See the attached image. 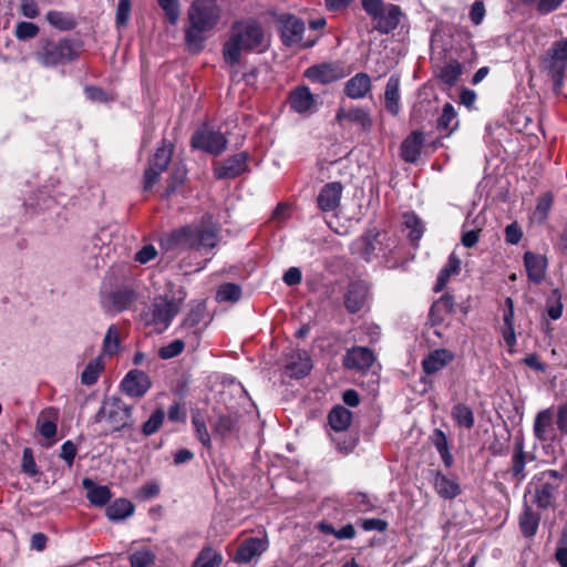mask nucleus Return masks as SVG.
<instances>
[{
	"instance_id": "obj_1",
	"label": "nucleus",
	"mask_w": 567,
	"mask_h": 567,
	"mask_svg": "<svg viewBox=\"0 0 567 567\" xmlns=\"http://www.w3.org/2000/svg\"><path fill=\"white\" fill-rule=\"evenodd\" d=\"M221 9L215 0H195L187 10L188 23L184 29L185 45L192 53L204 50L210 33L217 27Z\"/></svg>"
},
{
	"instance_id": "obj_2",
	"label": "nucleus",
	"mask_w": 567,
	"mask_h": 567,
	"mask_svg": "<svg viewBox=\"0 0 567 567\" xmlns=\"http://www.w3.org/2000/svg\"><path fill=\"white\" fill-rule=\"evenodd\" d=\"M268 47L262 27L255 20L236 21L231 24L229 38L223 45L226 63H239L243 52H261Z\"/></svg>"
},
{
	"instance_id": "obj_3",
	"label": "nucleus",
	"mask_w": 567,
	"mask_h": 567,
	"mask_svg": "<svg viewBox=\"0 0 567 567\" xmlns=\"http://www.w3.org/2000/svg\"><path fill=\"white\" fill-rule=\"evenodd\" d=\"M217 244V229L206 227L204 225H189L175 229L162 239V246L167 251H182L188 249L207 251L215 248Z\"/></svg>"
},
{
	"instance_id": "obj_4",
	"label": "nucleus",
	"mask_w": 567,
	"mask_h": 567,
	"mask_svg": "<svg viewBox=\"0 0 567 567\" xmlns=\"http://www.w3.org/2000/svg\"><path fill=\"white\" fill-rule=\"evenodd\" d=\"M133 406L117 396L105 398L93 422L104 425V434H112L132 425Z\"/></svg>"
},
{
	"instance_id": "obj_5",
	"label": "nucleus",
	"mask_w": 567,
	"mask_h": 567,
	"mask_svg": "<svg viewBox=\"0 0 567 567\" xmlns=\"http://www.w3.org/2000/svg\"><path fill=\"white\" fill-rule=\"evenodd\" d=\"M79 55L73 41L63 39L58 42L45 41L42 50L35 53V59L44 68H52L59 64L71 62Z\"/></svg>"
},
{
	"instance_id": "obj_6",
	"label": "nucleus",
	"mask_w": 567,
	"mask_h": 567,
	"mask_svg": "<svg viewBox=\"0 0 567 567\" xmlns=\"http://www.w3.org/2000/svg\"><path fill=\"white\" fill-rule=\"evenodd\" d=\"M546 69L553 80L554 90L558 92L564 84L567 69V37L555 41L548 49Z\"/></svg>"
},
{
	"instance_id": "obj_7",
	"label": "nucleus",
	"mask_w": 567,
	"mask_h": 567,
	"mask_svg": "<svg viewBox=\"0 0 567 567\" xmlns=\"http://www.w3.org/2000/svg\"><path fill=\"white\" fill-rule=\"evenodd\" d=\"M174 147L172 143L162 141L155 154L150 158L148 167L144 172V190H150L158 181L159 175L166 171L172 161Z\"/></svg>"
},
{
	"instance_id": "obj_8",
	"label": "nucleus",
	"mask_w": 567,
	"mask_h": 567,
	"mask_svg": "<svg viewBox=\"0 0 567 567\" xmlns=\"http://www.w3.org/2000/svg\"><path fill=\"white\" fill-rule=\"evenodd\" d=\"M186 293L179 289L177 298H168L167 295L157 297L153 302L152 321L157 326L167 328L179 312Z\"/></svg>"
},
{
	"instance_id": "obj_9",
	"label": "nucleus",
	"mask_w": 567,
	"mask_h": 567,
	"mask_svg": "<svg viewBox=\"0 0 567 567\" xmlns=\"http://www.w3.org/2000/svg\"><path fill=\"white\" fill-rule=\"evenodd\" d=\"M281 22V40L285 45H298L300 48H311L317 41L318 37L303 39L305 23L301 19L295 16H286L280 20Z\"/></svg>"
},
{
	"instance_id": "obj_10",
	"label": "nucleus",
	"mask_w": 567,
	"mask_h": 567,
	"mask_svg": "<svg viewBox=\"0 0 567 567\" xmlns=\"http://www.w3.org/2000/svg\"><path fill=\"white\" fill-rule=\"evenodd\" d=\"M192 146L218 155L226 148L227 140L223 133L216 132L208 126H203L192 136Z\"/></svg>"
},
{
	"instance_id": "obj_11",
	"label": "nucleus",
	"mask_w": 567,
	"mask_h": 567,
	"mask_svg": "<svg viewBox=\"0 0 567 567\" xmlns=\"http://www.w3.org/2000/svg\"><path fill=\"white\" fill-rule=\"evenodd\" d=\"M348 72L340 62H326L309 66L305 71V76L313 82L320 84H329L340 79L346 78Z\"/></svg>"
},
{
	"instance_id": "obj_12",
	"label": "nucleus",
	"mask_w": 567,
	"mask_h": 567,
	"mask_svg": "<svg viewBox=\"0 0 567 567\" xmlns=\"http://www.w3.org/2000/svg\"><path fill=\"white\" fill-rule=\"evenodd\" d=\"M312 369L310 355L305 350L293 349L286 354L285 374L291 379H301Z\"/></svg>"
},
{
	"instance_id": "obj_13",
	"label": "nucleus",
	"mask_w": 567,
	"mask_h": 567,
	"mask_svg": "<svg viewBox=\"0 0 567 567\" xmlns=\"http://www.w3.org/2000/svg\"><path fill=\"white\" fill-rule=\"evenodd\" d=\"M374 361V352L371 349L361 346L348 349L342 359L344 368L359 372L369 370Z\"/></svg>"
},
{
	"instance_id": "obj_14",
	"label": "nucleus",
	"mask_w": 567,
	"mask_h": 567,
	"mask_svg": "<svg viewBox=\"0 0 567 567\" xmlns=\"http://www.w3.org/2000/svg\"><path fill=\"white\" fill-rule=\"evenodd\" d=\"M290 109L300 114L308 115L317 111L318 104L316 96L306 85H300L290 91L288 96Z\"/></svg>"
},
{
	"instance_id": "obj_15",
	"label": "nucleus",
	"mask_w": 567,
	"mask_h": 567,
	"mask_svg": "<svg viewBox=\"0 0 567 567\" xmlns=\"http://www.w3.org/2000/svg\"><path fill=\"white\" fill-rule=\"evenodd\" d=\"M151 386L150 377L137 369L128 371L121 382L123 392L131 398L144 396Z\"/></svg>"
},
{
	"instance_id": "obj_16",
	"label": "nucleus",
	"mask_w": 567,
	"mask_h": 567,
	"mask_svg": "<svg viewBox=\"0 0 567 567\" xmlns=\"http://www.w3.org/2000/svg\"><path fill=\"white\" fill-rule=\"evenodd\" d=\"M268 544L265 539L259 537H249L244 539L234 556V561L237 564H248L255 558H258L266 551Z\"/></svg>"
},
{
	"instance_id": "obj_17",
	"label": "nucleus",
	"mask_w": 567,
	"mask_h": 567,
	"mask_svg": "<svg viewBox=\"0 0 567 567\" xmlns=\"http://www.w3.org/2000/svg\"><path fill=\"white\" fill-rule=\"evenodd\" d=\"M343 186L340 182L326 184L317 196L318 208L323 213L334 212L341 202Z\"/></svg>"
},
{
	"instance_id": "obj_18",
	"label": "nucleus",
	"mask_w": 567,
	"mask_h": 567,
	"mask_svg": "<svg viewBox=\"0 0 567 567\" xmlns=\"http://www.w3.org/2000/svg\"><path fill=\"white\" fill-rule=\"evenodd\" d=\"M380 234L372 231L363 235L354 244L355 252H358L365 261H371L381 254L384 256L385 252L383 251V243L380 239Z\"/></svg>"
},
{
	"instance_id": "obj_19",
	"label": "nucleus",
	"mask_w": 567,
	"mask_h": 567,
	"mask_svg": "<svg viewBox=\"0 0 567 567\" xmlns=\"http://www.w3.org/2000/svg\"><path fill=\"white\" fill-rule=\"evenodd\" d=\"M554 412L553 408L539 411L534 420V436L540 442L554 441L556 437L553 426Z\"/></svg>"
},
{
	"instance_id": "obj_20",
	"label": "nucleus",
	"mask_w": 567,
	"mask_h": 567,
	"mask_svg": "<svg viewBox=\"0 0 567 567\" xmlns=\"http://www.w3.org/2000/svg\"><path fill=\"white\" fill-rule=\"evenodd\" d=\"M248 155L246 152H240L227 158L224 163L216 166L215 175L218 178H235L246 172L248 164Z\"/></svg>"
},
{
	"instance_id": "obj_21",
	"label": "nucleus",
	"mask_w": 567,
	"mask_h": 567,
	"mask_svg": "<svg viewBox=\"0 0 567 567\" xmlns=\"http://www.w3.org/2000/svg\"><path fill=\"white\" fill-rule=\"evenodd\" d=\"M371 89L370 76L364 72H359L344 83L343 92L352 100H361L370 93Z\"/></svg>"
},
{
	"instance_id": "obj_22",
	"label": "nucleus",
	"mask_w": 567,
	"mask_h": 567,
	"mask_svg": "<svg viewBox=\"0 0 567 567\" xmlns=\"http://www.w3.org/2000/svg\"><path fill=\"white\" fill-rule=\"evenodd\" d=\"M524 265L530 281L539 284L544 280L547 269V258L533 251L524 254Z\"/></svg>"
},
{
	"instance_id": "obj_23",
	"label": "nucleus",
	"mask_w": 567,
	"mask_h": 567,
	"mask_svg": "<svg viewBox=\"0 0 567 567\" xmlns=\"http://www.w3.org/2000/svg\"><path fill=\"white\" fill-rule=\"evenodd\" d=\"M369 288L363 281L350 284L344 296V306L350 312H358L364 306L368 299Z\"/></svg>"
},
{
	"instance_id": "obj_24",
	"label": "nucleus",
	"mask_w": 567,
	"mask_h": 567,
	"mask_svg": "<svg viewBox=\"0 0 567 567\" xmlns=\"http://www.w3.org/2000/svg\"><path fill=\"white\" fill-rule=\"evenodd\" d=\"M454 360V353L447 349H436L431 351L422 361L423 370L426 374H433Z\"/></svg>"
},
{
	"instance_id": "obj_25",
	"label": "nucleus",
	"mask_w": 567,
	"mask_h": 567,
	"mask_svg": "<svg viewBox=\"0 0 567 567\" xmlns=\"http://www.w3.org/2000/svg\"><path fill=\"white\" fill-rule=\"evenodd\" d=\"M336 120L339 123L348 121L349 123L358 125L363 131H368L372 126L370 114L361 107H352L349 110L339 107L336 114Z\"/></svg>"
},
{
	"instance_id": "obj_26",
	"label": "nucleus",
	"mask_w": 567,
	"mask_h": 567,
	"mask_svg": "<svg viewBox=\"0 0 567 567\" xmlns=\"http://www.w3.org/2000/svg\"><path fill=\"white\" fill-rule=\"evenodd\" d=\"M400 8L395 4L384 6L379 17L372 18L375 21V29L381 33H389L400 23Z\"/></svg>"
},
{
	"instance_id": "obj_27",
	"label": "nucleus",
	"mask_w": 567,
	"mask_h": 567,
	"mask_svg": "<svg viewBox=\"0 0 567 567\" xmlns=\"http://www.w3.org/2000/svg\"><path fill=\"white\" fill-rule=\"evenodd\" d=\"M82 486L86 489V498L96 507L105 506L112 498L111 489L105 485H97L91 478H84Z\"/></svg>"
},
{
	"instance_id": "obj_28",
	"label": "nucleus",
	"mask_w": 567,
	"mask_h": 567,
	"mask_svg": "<svg viewBox=\"0 0 567 567\" xmlns=\"http://www.w3.org/2000/svg\"><path fill=\"white\" fill-rule=\"evenodd\" d=\"M424 143V135L422 132H412L402 143L401 153L402 157L408 163L417 161Z\"/></svg>"
},
{
	"instance_id": "obj_29",
	"label": "nucleus",
	"mask_w": 567,
	"mask_h": 567,
	"mask_svg": "<svg viewBox=\"0 0 567 567\" xmlns=\"http://www.w3.org/2000/svg\"><path fill=\"white\" fill-rule=\"evenodd\" d=\"M384 106L392 115H396L400 112V79L396 75H391L386 82Z\"/></svg>"
},
{
	"instance_id": "obj_30",
	"label": "nucleus",
	"mask_w": 567,
	"mask_h": 567,
	"mask_svg": "<svg viewBox=\"0 0 567 567\" xmlns=\"http://www.w3.org/2000/svg\"><path fill=\"white\" fill-rule=\"evenodd\" d=\"M527 453L524 451V442L517 441L514 445L511 474L513 480L518 483L526 478L525 466L527 463Z\"/></svg>"
},
{
	"instance_id": "obj_31",
	"label": "nucleus",
	"mask_w": 567,
	"mask_h": 567,
	"mask_svg": "<svg viewBox=\"0 0 567 567\" xmlns=\"http://www.w3.org/2000/svg\"><path fill=\"white\" fill-rule=\"evenodd\" d=\"M540 522L539 513L535 512L530 506L525 505L523 513L519 515V528L525 537L532 538L536 535Z\"/></svg>"
},
{
	"instance_id": "obj_32",
	"label": "nucleus",
	"mask_w": 567,
	"mask_h": 567,
	"mask_svg": "<svg viewBox=\"0 0 567 567\" xmlns=\"http://www.w3.org/2000/svg\"><path fill=\"white\" fill-rule=\"evenodd\" d=\"M434 487L437 494L445 499H453L461 494L460 484L440 472L435 474Z\"/></svg>"
},
{
	"instance_id": "obj_33",
	"label": "nucleus",
	"mask_w": 567,
	"mask_h": 567,
	"mask_svg": "<svg viewBox=\"0 0 567 567\" xmlns=\"http://www.w3.org/2000/svg\"><path fill=\"white\" fill-rule=\"evenodd\" d=\"M134 505L126 498H117L106 507V516L110 520L120 522L134 514Z\"/></svg>"
},
{
	"instance_id": "obj_34",
	"label": "nucleus",
	"mask_w": 567,
	"mask_h": 567,
	"mask_svg": "<svg viewBox=\"0 0 567 567\" xmlns=\"http://www.w3.org/2000/svg\"><path fill=\"white\" fill-rule=\"evenodd\" d=\"M351 421L352 412L342 405L334 406L328 415V422L336 432H346Z\"/></svg>"
},
{
	"instance_id": "obj_35",
	"label": "nucleus",
	"mask_w": 567,
	"mask_h": 567,
	"mask_svg": "<svg viewBox=\"0 0 567 567\" xmlns=\"http://www.w3.org/2000/svg\"><path fill=\"white\" fill-rule=\"evenodd\" d=\"M457 125L458 121L454 106L451 103L444 104L442 114L437 118L439 131L445 136H450Z\"/></svg>"
},
{
	"instance_id": "obj_36",
	"label": "nucleus",
	"mask_w": 567,
	"mask_h": 567,
	"mask_svg": "<svg viewBox=\"0 0 567 567\" xmlns=\"http://www.w3.org/2000/svg\"><path fill=\"white\" fill-rule=\"evenodd\" d=\"M461 271V260L455 254H451L446 265L441 269L434 287V291L439 292L444 289L449 279L453 275Z\"/></svg>"
},
{
	"instance_id": "obj_37",
	"label": "nucleus",
	"mask_w": 567,
	"mask_h": 567,
	"mask_svg": "<svg viewBox=\"0 0 567 567\" xmlns=\"http://www.w3.org/2000/svg\"><path fill=\"white\" fill-rule=\"evenodd\" d=\"M214 433L221 437H227L239 430L238 416L236 414L219 415L213 425Z\"/></svg>"
},
{
	"instance_id": "obj_38",
	"label": "nucleus",
	"mask_w": 567,
	"mask_h": 567,
	"mask_svg": "<svg viewBox=\"0 0 567 567\" xmlns=\"http://www.w3.org/2000/svg\"><path fill=\"white\" fill-rule=\"evenodd\" d=\"M104 367L102 357H97L89 361L81 373V383L86 386L95 384L103 372Z\"/></svg>"
},
{
	"instance_id": "obj_39",
	"label": "nucleus",
	"mask_w": 567,
	"mask_h": 567,
	"mask_svg": "<svg viewBox=\"0 0 567 567\" xmlns=\"http://www.w3.org/2000/svg\"><path fill=\"white\" fill-rule=\"evenodd\" d=\"M557 488L550 483H544L535 489L534 502L543 509L550 507L556 499Z\"/></svg>"
},
{
	"instance_id": "obj_40",
	"label": "nucleus",
	"mask_w": 567,
	"mask_h": 567,
	"mask_svg": "<svg viewBox=\"0 0 567 567\" xmlns=\"http://www.w3.org/2000/svg\"><path fill=\"white\" fill-rule=\"evenodd\" d=\"M133 300V293L128 290H116L109 295L104 307L115 312L123 311Z\"/></svg>"
},
{
	"instance_id": "obj_41",
	"label": "nucleus",
	"mask_w": 567,
	"mask_h": 567,
	"mask_svg": "<svg viewBox=\"0 0 567 567\" xmlns=\"http://www.w3.org/2000/svg\"><path fill=\"white\" fill-rule=\"evenodd\" d=\"M120 346V329L116 324H111L103 339L102 353L107 357H113L118 352Z\"/></svg>"
},
{
	"instance_id": "obj_42",
	"label": "nucleus",
	"mask_w": 567,
	"mask_h": 567,
	"mask_svg": "<svg viewBox=\"0 0 567 567\" xmlns=\"http://www.w3.org/2000/svg\"><path fill=\"white\" fill-rule=\"evenodd\" d=\"M223 564V556L217 550L207 546L199 553L192 567H220Z\"/></svg>"
},
{
	"instance_id": "obj_43",
	"label": "nucleus",
	"mask_w": 567,
	"mask_h": 567,
	"mask_svg": "<svg viewBox=\"0 0 567 567\" xmlns=\"http://www.w3.org/2000/svg\"><path fill=\"white\" fill-rule=\"evenodd\" d=\"M452 419L457 426L470 430L474 425V414L470 406L463 403H458L452 409Z\"/></svg>"
},
{
	"instance_id": "obj_44",
	"label": "nucleus",
	"mask_w": 567,
	"mask_h": 567,
	"mask_svg": "<svg viewBox=\"0 0 567 567\" xmlns=\"http://www.w3.org/2000/svg\"><path fill=\"white\" fill-rule=\"evenodd\" d=\"M553 202L551 193H544L537 198L536 207L532 215L536 223L543 224L547 219L553 207Z\"/></svg>"
},
{
	"instance_id": "obj_45",
	"label": "nucleus",
	"mask_w": 567,
	"mask_h": 567,
	"mask_svg": "<svg viewBox=\"0 0 567 567\" xmlns=\"http://www.w3.org/2000/svg\"><path fill=\"white\" fill-rule=\"evenodd\" d=\"M403 220L405 228L409 229V239L411 243L416 244L424 233V226L421 219L414 213H405Z\"/></svg>"
},
{
	"instance_id": "obj_46",
	"label": "nucleus",
	"mask_w": 567,
	"mask_h": 567,
	"mask_svg": "<svg viewBox=\"0 0 567 567\" xmlns=\"http://www.w3.org/2000/svg\"><path fill=\"white\" fill-rule=\"evenodd\" d=\"M47 21L54 28L63 31L71 30L75 27L74 19L64 12L49 11L47 13Z\"/></svg>"
},
{
	"instance_id": "obj_47",
	"label": "nucleus",
	"mask_w": 567,
	"mask_h": 567,
	"mask_svg": "<svg viewBox=\"0 0 567 567\" xmlns=\"http://www.w3.org/2000/svg\"><path fill=\"white\" fill-rule=\"evenodd\" d=\"M241 297V288L237 284H224L216 292V300L218 302H236Z\"/></svg>"
},
{
	"instance_id": "obj_48",
	"label": "nucleus",
	"mask_w": 567,
	"mask_h": 567,
	"mask_svg": "<svg viewBox=\"0 0 567 567\" xmlns=\"http://www.w3.org/2000/svg\"><path fill=\"white\" fill-rule=\"evenodd\" d=\"M192 424L194 426L195 435L198 441L205 446H212L210 435L208 433L204 417L199 413H194L192 417Z\"/></svg>"
},
{
	"instance_id": "obj_49",
	"label": "nucleus",
	"mask_w": 567,
	"mask_h": 567,
	"mask_svg": "<svg viewBox=\"0 0 567 567\" xmlns=\"http://www.w3.org/2000/svg\"><path fill=\"white\" fill-rule=\"evenodd\" d=\"M462 74V66L457 61L446 63L440 71V78L443 83L452 86Z\"/></svg>"
},
{
	"instance_id": "obj_50",
	"label": "nucleus",
	"mask_w": 567,
	"mask_h": 567,
	"mask_svg": "<svg viewBox=\"0 0 567 567\" xmlns=\"http://www.w3.org/2000/svg\"><path fill=\"white\" fill-rule=\"evenodd\" d=\"M165 419V412L163 409H156L152 415L143 423L142 433L145 436H151L156 433L162 426Z\"/></svg>"
},
{
	"instance_id": "obj_51",
	"label": "nucleus",
	"mask_w": 567,
	"mask_h": 567,
	"mask_svg": "<svg viewBox=\"0 0 567 567\" xmlns=\"http://www.w3.org/2000/svg\"><path fill=\"white\" fill-rule=\"evenodd\" d=\"M338 434L332 437L336 447L339 452L347 455L353 451L357 445L358 439L352 434L344 432H337Z\"/></svg>"
},
{
	"instance_id": "obj_52",
	"label": "nucleus",
	"mask_w": 567,
	"mask_h": 567,
	"mask_svg": "<svg viewBox=\"0 0 567 567\" xmlns=\"http://www.w3.org/2000/svg\"><path fill=\"white\" fill-rule=\"evenodd\" d=\"M131 567H151L155 563V554L150 549H140L130 556Z\"/></svg>"
},
{
	"instance_id": "obj_53",
	"label": "nucleus",
	"mask_w": 567,
	"mask_h": 567,
	"mask_svg": "<svg viewBox=\"0 0 567 567\" xmlns=\"http://www.w3.org/2000/svg\"><path fill=\"white\" fill-rule=\"evenodd\" d=\"M39 33V27L33 22L21 21L16 25L14 35L20 41L33 39Z\"/></svg>"
},
{
	"instance_id": "obj_54",
	"label": "nucleus",
	"mask_w": 567,
	"mask_h": 567,
	"mask_svg": "<svg viewBox=\"0 0 567 567\" xmlns=\"http://www.w3.org/2000/svg\"><path fill=\"white\" fill-rule=\"evenodd\" d=\"M157 2L169 23L176 24L181 14L178 0H157Z\"/></svg>"
},
{
	"instance_id": "obj_55",
	"label": "nucleus",
	"mask_w": 567,
	"mask_h": 567,
	"mask_svg": "<svg viewBox=\"0 0 567 567\" xmlns=\"http://www.w3.org/2000/svg\"><path fill=\"white\" fill-rule=\"evenodd\" d=\"M185 348V343L183 340L181 339H176L174 341H172L171 343L162 347L158 351V354L162 359H172V358H175L177 357L178 354H181L183 352Z\"/></svg>"
},
{
	"instance_id": "obj_56",
	"label": "nucleus",
	"mask_w": 567,
	"mask_h": 567,
	"mask_svg": "<svg viewBox=\"0 0 567 567\" xmlns=\"http://www.w3.org/2000/svg\"><path fill=\"white\" fill-rule=\"evenodd\" d=\"M349 496L351 497V504L355 506L359 512L365 513L374 508V504L364 493L355 492L349 494Z\"/></svg>"
},
{
	"instance_id": "obj_57",
	"label": "nucleus",
	"mask_w": 567,
	"mask_h": 567,
	"mask_svg": "<svg viewBox=\"0 0 567 567\" xmlns=\"http://www.w3.org/2000/svg\"><path fill=\"white\" fill-rule=\"evenodd\" d=\"M131 10H132L131 0H118L116 14H115V22L118 27H124L127 24L130 17H131Z\"/></svg>"
},
{
	"instance_id": "obj_58",
	"label": "nucleus",
	"mask_w": 567,
	"mask_h": 567,
	"mask_svg": "<svg viewBox=\"0 0 567 567\" xmlns=\"http://www.w3.org/2000/svg\"><path fill=\"white\" fill-rule=\"evenodd\" d=\"M21 467L22 471L29 476H34L38 474V467L33 457V452L30 447H25L23 450Z\"/></svg>"
},
{
	"instance_id": "obj_59",
	"label": "nucleus",
	"mask_w": 567,
	"mask_h": 567,
	"mask_svg": "<svg viewBox=\"0 0 567 567\" xmlns=\"http://www.w3.org/2000/svg\"><path fill=\"white\" fill-rule=\"evenodd\" d=\"M38 431L45 439H52L56 434V424L52 420H48L44 417H39L38 420Z\"/></svg>"
},
{
	"instance_id": "obj_60",
	"label": "nucleus",
	"mask_w": 567,
	"mask_h": 567,
	"mask_svg": "<svg viewBox=\"0 0 567 567\" xmlns=\"http://www.w3.org/2000/svg\"><path fill=\"white\" fill-rule=\"evenodd\" d=\"M20 11L28 19H34L40 14L37 0H21Z\"/></svg>"
},
{
	"instance_id": "obj_61",
	"label": "nucleus",
	"mask_w": 567,
	"mask_h": 567,
	"mask_svg": "<svg viewBox=\"0 0 567 567\" xmlns=\"http://www.w3.org/2000/svg\"><path fill=\"white\" fill-rule=\"evenodd\" d=\"M453 307L454 298L450 295H444L432 306V312L451 313Z\"/></svg>"
},
{
	"instance_id": "obj_62",
	"label": "nucleus",
	"mask_w": 567,
	"mask_h": 567,
	"mask_svg": "<svg viewBox=\"0 0 567 567\" xmlns=\"http://www.w3.org/2000/svg\"><path fill=\"white\" fill-rule=\"evenodd\" d=\"M157 250L153 245H145L135 254V261L144 265L155 259Z\"/></svg>"
},
{
	"instance_id": "obj_63",
	"label": "nucleus",
	"mask_w": 567,
	"mask_h": 567,
	"mask_svg": "<svg viewBox=\"0 0 567 567\" xmlns=\"http://www.w3.org/2000/svg\"><path fill=\"white\" fill-rule=\"evenodd\" d=\"M360 526L365 532L378 530L384 532L388 528V523L380 518H364L360 520Z\"/></svg>"
},
{
	"instance_id": "obj_64",
	"label": "nucleus",
	"mask_w": 567,
	"mask_h": 567,
	"mask_svg": "<svg viewBox=\"0 0 567 567\" xmlns=\"http://www.w3.org/2000/svg\"><path fill=\"white\" fill-rule=\"evenodd\" d=\"M556 426L563 435H567V402L559 404L557 408Z\"/></svg>"
}]
</instances>
